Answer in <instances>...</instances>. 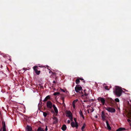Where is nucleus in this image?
<instances>
[{
	"label": "nucleus",
	"instance_id": "nucleus-30",
	"mask_svg": "<svg viewBox=\"0 0 131 131\" xmlns=\"http://www.w3.org/2000/svg\"><path fill=\"white\" fill-rule=\"evenodd\" d=\"M72 105L73 108H75V103H72Z\"/></svg>",
	"mask_w": 131,
	"mask_h": 131
},
{
	"label": "nucleus",
	"instance_id": "nucleus-21",
	"mask_svg": "<svg viewBox=\"0 0 131 131\" xmlns=\"http://www.w3.org/2000/svg\"><path fill=\"white\" fill-rule=\"evenodd\" d=\"M82 95H81V96L84 99L85 98L87 97H89L88 96H85L83 95V93L82 92Z\"/></svg>",
	"mask_w": 131,
	"mask_h": 131
},
{
	"label": "nucleus",
	"instance_id": "nucleus-49",
	"mask_svg": "<svg viewBox=\"0 0 131 131\" xmlns=\"http://www.w3.org/2000/svg\"><path fill=\"white\" fill-rule=\"evenodd\" d=\"M86 91V90H84V93L85 92V91Z\"/></svg>",
	"mask_w": 131,
	"mask_h": 131
},
{
	"label": "nucleus",
	"instance_id": "nucleus-44",
	"mask_svg": "<svg viewBox=\"0 0 131 131\" xmlns=\"http://www.w3.org/2000/svg\"><path fill=\"white\" fill-rule=\"evenodd\" d=\"M53 83H55V84H56V81H53Z\"/></svg>",
	"mask_w": 131,
	"mask_h": 131
},
{
	"label": "nucleus",
	"instance_id": "nucleus-31",
	"mask_svg": "<svg viewBox=\"0 0 131 131\" xmlns=\"http://www.w3.org/2000/svg\"><path fill=\"white\" fill-rule=\"evenodd\" d=\"M71 114V112L70 111L68 112L67 113V115H69V114Z\"/></svg>",
	"mask_w": 131,
	"mask_h": 131
},
{
	"label": "nucleus",
	"instance_id": "nucleus-24",
	"mask_svg": "<svg viewBox=\"0 0 131 131\" xmlns=\"http://www.w3.org/2000/svg\"><path fill=\"white\" fill-rule=\"evenodd\" d=\"M74 120L75 122V124H76V127L78 126V122L77 121L76 119L75 118H74Z\"/></svg>",
	"mask_w": 131,
	"mask_h": 131
},
{
	"label": "nucleus",
	"instance_id": "nucleus-18",
	"mask_svg": "<svg viewBox=\"0 0 131 131\" xmlns=\"http://www.w3.org/2000/svg\"><path fill=\"white\" fill-rule=\"evenodd\" d=\"M106 125H107V128L109 130L111 129V127L109 125V124H108V122L107 121H106Z\"/></svg>",
	"mask_w": 131,
	"mask_h": 131
},
{
	"label": "nucleus",
	"instance_id": "nucleus-22",
	"mask_svg": "<svg viewBox=\"0 0 131 131\" xmlns=\"http://www.w3.org/2000/svg\"><path fill=\"white\" fill-rule=\"evenodd\" d=\"M37 131H45L43 128H42L41 127H39L37 130Z\"/></svg>",
	"mask_w": 131,
	"mask_h": 131
},
{
	"label": "nucleus",
	"instance_id": "nucleus-12",
	"mask_svg": "<svg viewBox=\"0 0 131 131\" xmlns=\"http://www.w3.org/2000/svg\"><path fill=\"white\" fill-rule=\"evenodd\" d=\"M26 128L27 130V131H31L32 129L31 127L27 125Z\"/></svg>",
	"mask_w": 131,
	"mask_h": 131
},
{
	"label": "nucleus",
	"instance_id": "nucleus-20",
	"mask_svg": "<svg viewBox=\"0 0 131 131\" xmlns=\"http://www.w3.org/2000/svg\"><path fill=\"white\" fill-rule=\"evenodd\" d=\"M79 114L80 115V116L82 117L83 118V119H84V117L83 115L82 112L81 110H80V111H79Z\"/></svg>",
	"mask_w": 131,
	"mask_h": 131
},
{
	"label": "nucleus",
	"instance_id": "nucleus-38",
	"mask_svg": "<svg viewBox=\"0 0 131 131\" xmlns=\"http://www.w3.org/2000/svg\"><path fill=\"white\" fill-rule=\"evenodd\" d=\"M67 122L68 124H70V120H68Z\"/></svg>",
	"mask_w": 131,
	"mask_h": 131
},
{
	"label": "nucleus",
	"instance_id": "nucleus-33",
	"mask_svg": "<svg viewBox=\"0 0 131 131\" xmlns=\"http://www.w3.org/2000/svg\"><path fill=\"white\" fill-rule=\"evenodd\" d=\"M61 99L63 101H64V97H61Z\"/></svg>",
	"mask_w": 131,
	"mask_h": 131
},
{
	"label": "nucleus",
	"instance_id": "nucleus-10",
	"mask_svg": "<svg viewBox=\"0 0 131 131\" xmlns=\"http://www.w3.org/2000/svg\"><path fill=\"white\" fill-rule=\"evenodd\" d=\"M53 118V120L54 121L53 122V123H57L58 122V119L56 117H55L54 116Z\"/></svg>",
	"mask_w": 131,
	"mask_h": 131
},
{
	"label": "nucleus",
	"instance_id": "nucleus-5",
	"mask_svg": "<svg viewBox=\"0 0 131 131\" xmlns=\"http://www.w3.org/2000/svg\"><path fill=\"white\" fill-rule=\"evenodd\" d=\"M47 106L48 108H51L52 107V104L50 101H48L47 103Z\"/></svg>",
	"mask_w": 131,
	"mask_h": 131
},
{
	"label": "nucleus",
	"instance_id": "nucleus-43",
	"mask_svg": "<svg viewBox=\"0 0 131 131\" xmlns=\"http://www.w3.org/2000/svg\"><path fill=\"white\" fill-rule=\"evenodd\" d=\"M51 73H52V74H53V75H54V74H55V73H54V72H53L52 71V72H51Z\"/></svg>",
	"mask_w": 131,
	"mask_h": 131
},
{
	"label": "nucleus",
	"instance_id": "nucleus-4",
	"mask_svg": "<svg viewBox=\"0 0 131 131\" xmlns=\"http://www.w3.org/2000/svg\"><path fill=\"white\" fill-rule=\"evenodd\" d=\"M75 90L77 93L79 92L80 90H83L82 88L80 85H77L75 87Z\"/></svg>",
	"mask_w": 131,
	"mask_h": 131
},
{
	"label": "nucleus",
	"instance_id": "nucleus-29",
	"mask_svg": "<svg viewBox=\"0 0 131 131\" xmlns=\"http://www.w3.org/2000/svg\"><path fill=\"white\" fill-rule=\"evenodd\" d=\"M67 116L69 117V118L72 117V114H69V115H68V116Z\"/></svg>",
	"mask_w": 131,
	"mask_h": 131
},
{
	"label": "nucleus",
	"instance_id": "nucleus-48",
	"mask_svg": "<svg viewBox=\"0 0 131 131\" xmlns=\"http://www.w3.org/2000/svg\"><path fill=\"white\" fill-rule=\"evenodd\" d=\"M94 111V110L93 109L92 111H91V112H93Z\"/></svg>",
	"mask_w": 131,
	"mask_h": 131
},
{
	"label": "nucleus",
	"instance_id": "nucleus-7",
	"mask_svg": "<svg viewBox=\"0 0 131 131\" xmlns=\"http://www.w3.org/2000/svg\"><path fill=\"white\" fill-rule=\"evenodd\" d=\"M98 100L99 101H100L101 102L103 105H104L105 100L104 98L100 97H99Z\"/></svg>",
	"mask_w": 131,
	"mask_h": 131
},
{
	"label": "nucleus",
	"instance_id": "nucleus-25",
	"mask_svg": "<svg viewBox=\"0 0 131 131\" xmlns=\"http://www.w3.org/2000/svg\"><path fill=\"white\" fill-rule=\"evenodd\" d=\"M85 126H86V125H85V124H84L83 125V126H82V127L81 128V129H82V131H84V129L85 128Z\"/></svg>",
	"mask_w": 131,
	"mask_h": 131
},
{
	"label": "nucleus",
	"instance_id": "nucleus-50",
	"mask_svg": "<svg viewBox=\"0 0 131 131\" xmlns=\"http://www.w3.org/2000/svg\"><path fill=\"white\" fill-rule=\"evenodd\" d=\"M83 82L84 83H85V81H83Z\"/></svg>",
	"mask_w": 131,
	"mask_h": 131
},
{
	"label": "nucleus",
	"instance_id": "nucleus-11",
	"mask_svg": "<svg viewBox=\"0 0 131 131\" xmlns=\"http://www.w3.org/2000/svg\"><path fill=\"white\" fill-rule=\"evenodd\" d=\"M53 107L56 113V114H57L58 113V111L57 107L54 105H53Z\"/></svg>",
	"mask_w": 131,
	"mask_h": 131
},
{
	"label": "nucleus",
	"instance_id": "nucleus-32",
	"mask_svg": "<svg viewBox=\"0 0 131 131\" xmlns=\"http://www.w3.org/2000/svg\"><path fill=\"white\" fill-rule=\"evenodd\" d=\"M105 89L107 90H109V89L108 88V87L107 86H106L105 87Z\"/></svg>",
	"mask_w": 131,
	"mask_h": 131
},
{
	"label": "nucleus",
	"instance_id": "nucleus-19",
	"mask_svg": "<svg viewBox=\"0 0 131 131\" xmlns=\"http://www.w3.org/2000/svg\"><path fill=\"white\" fill-rule=\"evenodd\" d=\"M90 101V99L89 98V97H86L84 99H83V102H88Z\"/></svg>",
	"mask_w": 131,
	"mask_h": 131
},
{
	"label": "nucleus",
	"instance_id": "nucleus-13",
	"mask_svg": "<svg viewBox=\"0 0 131 131\" xmlns=\"http://www.w3.org/2000/svg\"><path fill=\"white\" fill-rule=\"evenodd\" d=\"M39 67H41L40 66H34L33 67V68L34 69V70L35 69H37L39 70Z\"/></svg>",
	"mask_w": 131,
	"mask_h": 131
},
{
	"label": "nucleus",
	"instance_id": "nucleus-28",
	"mask_svg": "<svg viewBox=\"0 0 131 131\" xmlns=\"http://www.w3.org/2000/svg\"><path fill=\"white\" fill-rule=\"evenodd\" d=\"M78 101V100L77 99H76L75 100H74L73 102V103H76Z\"/></svg>",
	"mask_w": 131,
	"mask_h": 131
},
{
	"label": "nucleus",
	"instance_id": "nucleus-15",
	"mask_svg": "<svg viewBox=\"0 0 131 131\" xmlns=\"http://www.w3.org/2000/svg\"><path fill=\"white\" fill-rule=\"evenodd\" d=\"M50 99V97L49 95H48L43 100L44 102L47 101L48 100Z\"/></svg>",
	"mask_w": 131,
	"mask_h": 131
},
{
	"label": "nucleus",
	"instance_id": "nucleus-6",
	"mask_svg": "<svg viewBox=\"0 0 131 131\" xmlns=\"http://www.w3.org/2000/svg\"><path fill=\"white\" fill-rule=\"evenodd\" d=\"M115 101L116 102H118L119 101V100L118 98H117L115 99V100H113L112 99H111L110 100V103L113 105L114 104V103Z\"/></svg>",
	"mask_w": 131,
	"mask_h": 131
},
{
	"label": "nucleus",
	"instance_id": "nucleus-46",
	"mask_svg": "<svg viewBox=\"0 0 131 131\" xmlns=\"http://www.w3.org/2000/svg\"><path fill=\"white\" fill-rule=\"evenodd\" d=\"M63 101L62 104H64V105H65L64 103V101Z\"/></svg>",
	"mask_w": 131,
	"mask_h": 131
},
{
	"label": "nucleus",
	"instance_id": "nucleus-37",
	"mask_svg": "<svg viewBox=\"0 0 131 131\" xmlns=\"http://www.w3.org/2000/svg\"><path fill=\"white\" fill-rule=\"evenodd\" d=\"M88 95V94L86 93L85 92L84 93V94L83 95L87 96Z\"/></svg>",
	"mask_w": 131,
	"mask_h": 131
},
{
	"label": "nucleus",
	"instance_id": "nucleus-3",
	"mask_svg": "<svg viewBox=\"0 0 131 131\" xmlns=\"http://www.w3.org/2000/svg\"><path fill=\"white\" fill-rule=\"evenodd\" d=\"M104 108L106 110L111 112L114 113L115 112V110L114 108L111 107H105Z\"/></svg>",
	"mask_w": 131,
	"mask_h": 131
},
{
	"label": "nucleus",
	"instance_id": "nucleus-27",
	"mask_svg": "<svg viewBox=\"0 0 131 131\" xmlns=\"http://www.w3.org/2000/svg\"><path fill=\"white\" fill-rule=\"evenodd\" d=\"M43 115L45 117H46L47 115V114L45 112H43Z\"/></svg>",
	"mask_w": 131,
	"mask_h": 131
},
{
	"label": "nucleus",
	"instance_id": "nucleus-42",
	"mask_svg": "<svg viewBox=\"0 0 131 131\" xmlns=\"http://www.w3.org/2000/svg\"><path fill=\"white\" fill-rule=\"evenodd\" d=\"M3 131H6V128H3Z\"/></svg>",
	"mask_w": 131,
	"mask_h": 131
},
{
	"label": "nucleus",
	"instance_id": "nucleus-9",
	"mask_svg": "<svg viewBox=\"0 0 131 131\" xmlns=\"http://www.w3.org/2000/svg\"><path fill=\"white\" fill-rule=\"evenodd\" d=\"M101 117L103 120H104L105 119L106 117L105 116L104 113L103 111H102L101 112Z\"/></svg>",
	"mask_w": 131,
	"mask_h": 131
},
{
	"label": "nucleus",
	"instance_id": "nucleus-17",
	"mask_svg": "<svg viewBox=\"0 0 131 131\" xmlns=\"http://www.w3.org/2000/svg\"><path fill=\"white\" fill-rule=\"evenodd\" d=\"M34 70L35 71V72L36 74L38 75H39L40 72V71H38L37 69H35Z\"/></svg>",
	"mask_w": 131,
	"mask_h": 131
},
{
	"label": "nucleus",
	"instance_id": "nucleus-2",
	"mask_svg": "<svg viewBox=\"0 0 131 131\" xmlns=\"http://www.w3.org/2000/svg\"><path fill=\"white\" fill-rule=\"evenodd\" d=\"M127 107L128 111L127 116L128 118L131 119V102L130 103L128 102H127Z\"/></svg>",
	"mask_w": 131,
	"mask_h": 131
},
{
	"label": "nucleus",
	"instance_id": "nucleus-41",
	"mask_svg": "<svg viewBox=\"0 0 131 131\" xmlns=\"http://www.w3.org/2000/svg\"><path fill=\"white\" fill-rule=\"evenodd\" d=\"M61 90V91H62L64 92H65V91L63 89H61V88L60 89Z\"/></svg>",
	"mask_w": 131,
	"mask_h": 131
},
{
	"label": "nucleus",
	"instance_id": "nucleus-1",
	"mask_svg": "<svg viewBox=\"0 0 131 131\" xmlns=\"http://www.w3.org/2000/svg\"><path fill=\"white\" fill-rule=\"evenodd\" d=\"M123 90L119 87H116L114 90L113 92L115 95L117 97H120L122 95Z\"/></svg>",
	"mask_w": 131,
	"mask_h": 131
},
{
	"label": "nucleus",
	"instance_id": "nucleus-47",
	"mask_svg": "<svg viewBox=\"0 0 131 131\" xmlns=\"http://www.w3.org/2000/svg\"><path fill=\"white\" fill-rule=\"evenodd\" d=\"M52 72V71H49V73H51Z\"/></svg>",
	"mask_w": 131,
	"mask_h": 131
},
{
	"label": "nucleus",
	"instance_id": "nucleus-23",
	"mask_svg": "<svg viewBox=\"0 0 131 131\" xmlns=\"http://www.w3.org/2000/svg\"><path fill=\"white\" fill-rule=\"evenodd\" d=\"M80 82V79H78L76 80L75 82L76 84H78Z\"/></svg>",
	"mask_w": 131,
	"mask_h": 131
},
{
	"label": "nucleus",
	"instance_id": "nucleus-45",
	"mask_svg": "<svg viewBox=\"0 0 131 131\" xmlns=\"http://www.w3.org/2000/svg\"><path fill=\"white\" fill-rule=\"evenodd\" d=\"M80 80H83V79L82 78H80L79 79Z\"/></svg>",
	"mask_w": 131,
	"mask_h": 131
},
{
	"label": "nucleus",
	"instance_id": "nucleus-14",
	"mask_svg": "<svg viewBox=\"0 0 131 131\" xmlns=\"http://www.w3.org/2000/svg\"><path fill=\"white\" fill-rule=\"evenodd\" d=\"M125 129V128L123 127H120L118 128L116 131H123Z\"/></svg>",
	"mask_w": 131,
	"mask_h": 131
},
{
	"label": "nucleus",
	"instance_id": "nucleus-40",
	"mask_svg": "<svg viewBox=\"0 0 131 131\" xmlns=\"http://www.w3.org/2000/svg\"><path fill=\"white\" fill-rule=\"evenodd\" d=\"M70 118V120H71V121H73V118H72V117H71V118Z\"/></svg>",
	"mask_w": 131,
	"mask_h": 131
},
{
	"label": "nucleus",
	"instance_id": "nucleus-36",
	"mask_svg": "<svg viewBox=\"0 0 131 131\" xmlns=\"http://www.w3.org/2000/svg\"><path fill=\"white\" fill-rule=\"evenodd\" d=\"M128 122H129L130 123H131V121L129 119L127 120Z\"/></svg>",
	"mask_w": 131,
	"mask_h": 131
},
{
	"label": "nucleus",
	"instance_id": "nucleus-34",
	"mask_svg": "<svg viewBox=\"0 0 131 131\" xmlns=\"http://www.w3.org/2000/svg\"><path fill=\"white\" fill-rule=\"evenodd\" d=\"M5 125V122L4 121H2V125Z\"/></svg>",
	"mask_w": 131,
	"mask_h": 131
},
{
	"label": "nucleus",
	"instance_id": "nucleus-16",
	"mask_svg": "<svg viewBox=\"0 0 131 131\" xmlns=\"http://www.w3.org/2000/svg\"><path fill=\"white\" fill-rule=\"evenodd\" d=\"M62 129L63 131H65L67 128V127L66 125H63L62 127Z\"/></svg>",
	"mask_w": 131,
	"mask_h": 131
},
{
	"label": "nucleus",
	"instance_id": "nucleus-8",
	"mask_svg": "<svg viewBox=\"0 0 131 131\" xmlns=\"http://www.w3.org/2000/svg\"><path fill=\"white\" fill-rule=\"evenodd\" d=\"M71 126L72 127H75L76 129H77L78 126L76 127V124L74 122H72L71 123Z\"/></svg>",
	"mask_w": 131,
	"mask_h": 131
},
{
	"label": "nucleus",
	"instance_id": "nucleus-26",
	"mask_svg": "<svg viewBox=\"0 0 131 131\" xmlns=\"http://www.w3.org/2000/svg\"><path fill=\"white\" fill-rule=\"evenodd\" d=\"M59 94L60 93L59 92H55L53 93V95L54 96H56L58 95H59Z\"/></svg>",
	"mask_w": 131,
	"mask_h": 131
},
{
	"label": "nucleus",
	"instance_id": "nucleus-35",
	"mask_svg": "<svg viewBox=\"0 0 131 131\" xmlns=\"http://www.w3.org/2000/svg\"><path fill=\"white\" fill-rule=\"evenodd\" d=\"M3 128H6V125H3Z\"/></svg>",
	"mask_w": 131,
	"mask_h": 131
},
{
	"label": "nucleus",
	"instance_id": "nucleus-39",
	"mask_svg": "<svg viewBox=\"0 0 131 131\" xmlns=\"http://www.w3.org/2000/svg\"><path fill=\"white\" fill-rule=\"evenodd\" d=\"M47 130H48L47 126H46V128H45V130L47 131Z\"/></svg>",
	"mask_w": 131,
	"mask_h": 131
}]
</instances>
